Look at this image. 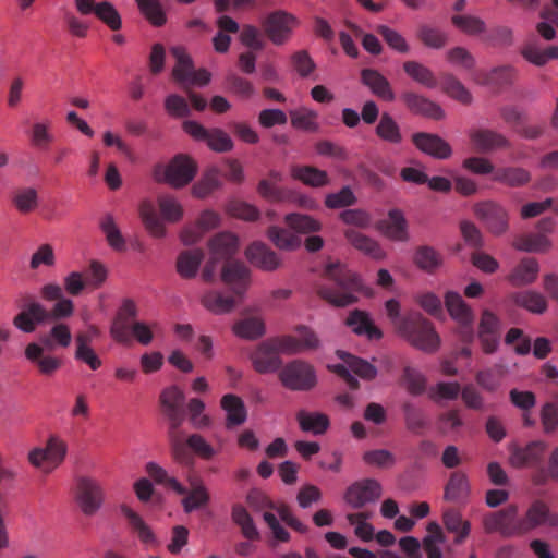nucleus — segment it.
I'll use <instances>...</instances> for the list:
<instances>
[{"mask_svg":"<svg viewBox=\"0 0 558 558\" xmlns=\"http://www.w3.org/2000/svg\"><path fill=\"white\" fill-rule=\"evenodd\" d=\"M345 239L357 250L372 256L373 258L379 259L384 257V252L376 241L366 236L365 234L354 230L348 229L344 232Z\"/></svg>","mask_w":558,"mask_h":558,"instance_id":"nucleus-48","label":"nucleus"},{"mask_svg":"<svg viewBox=\"0 0 558 558\" xmlns=\"http://www.w3.org/2000/svg\"><path fill=\"white\" fill-rule=\"evenodd\" d=\"M376 135L392 145H398L403 141L400 126L396 120L387 112L380 116L379 122L375 129Z\"/></svg>","mask_w":558,"mask_h":558,"instance_id":"nucleus-47","label":"nucleus"},{"mask_svg":"<svg viewBox=\"0 0 558 558\" xmlns=\"http://www.w3.org/2000/svg\"><path fill=\"white\" fill-rule=\"evenodd\" d=\"M361 82L367 86L371 92L385 101H393L396 96L389 81L374 69H363L361 71Z\"/></svg>","mask_w":558,"mask_h":558,"instance_id":"nucleus-28","label":"nucleus"},{"mask_svg":"<svg viewBox=\"0 0 558 558\" xmlns=\"http://www.w3.org/2000/svg\"><path fill=\"white\" fill-rule=\"evenodd\" d=\"M51 121L46 119L45 121L35 122L32 125L29 141L31 144L39 149L47 148L54 140L53 134L50 131Z\"/></svg>","mask_w":558,"mask_h":558,"instance_id":"nucleus-58","label":"nucleus"},{"mask_svg":"<svg viewBox=\"0 0 558 558\" xmlns=\"http://www.w3.org/2000/svg\"><path fill=\"white\" fill-rule=\"evenodd\" d=\"M157 203L162 218L157 215L150 201H143L140 204L138 214L147 232L156 239H162L166 236V227L162 220L171 223L180 221L183 217V207L171 195H159Z\"/></svg>","mask_w":558,"mask_h":558,"instance_id":"nucleus-2","label":"nucleus"},{"mask_svg":"<svg viewBox=\"0 0 558 558\" xmlns=\"http://www.w3.org/2000/svg\"><path fill=\"white\" fill-rule=\"evenodd\" d=\"M417 38L428 48L440 49L446 46L448 35L440 27L421 24L416 31Z\"/></svg>","mask_w":558,"mask_h":558,"instance_id":"nucleus-51","label":"nucleus"},{"mask_svg":"<svg viewBox=\"0 0 558 558\" xmlns=\"http://www.w3.org/2000/svg\"><path fill=\"white\" fill-rule=\"evenodd\" d=\"M291 177L311 187H323L330 183L328 173L313 166H292Z\"/></svg>","mask_w":558,"mask_h":558,"instance_id":"nucleus-34","label":"nucleus"},{"mask_svg":"<svg viewBox=\"0 0 558 558\" xmlns=\"http://www.w3.org/2000/svg\"><path fill=\"white\" fill-rule=\"evenodd\" d=\"M381 496V485L374 478H364L351 484L344 500L353 509H362L368 504H375Z\"/></svg>","mask_w":558,"mask_h":558,"instance_id":"nucleus-12","label":"nucleus"},{"mask_svg":"<svg viewBox=\"0 0 558 558\" xmlns=\"http://www.w3.org/2000/svg\"><path fill=\"white\" fill-rule=\"evenodd\" d=\"M345 324L357 336H365L369 340L383 338L381 330L374 325L369 314L362 310H353L349 313Z\"/></svg>","mask_w":558,"mask_h":558,"instance_id":"nucleus-23","label":"nucleus"},{"mask_svg":"<svg viewBox=\"0 0 558 558\" xmlns=\"http://www.w3.org/2000/svg\"><path fill=\"white\" fill-rule=\"evenodd\" d=\"M233 331L240 338L255 340L264 336L265 324L258 317H248L234 324Z\"/></svg>","mask_w":558,"mask_h":558,"instance_id":"nucleus-55","label":"nucleus"},{"mask_svg":"<svg viewBox=\"0 0 558 558\" xmlns=\"http://www.w3.org/2000/svg\"><path fill=\"white\" fill-rule=\"evenodd\" d=\"M483 526L486 533H499L504 537L522 535L518 506L509 505L501 510L485 514Z\"/></svg>","mask_w":558,"mask_h":558,"instance_id":"nucleus-9","label":"nucleus"},{"mask_svg":"<svg viewBox=\"0 0 558 558\" xmlns=\"http://www.w3.org/2000/svg\"><path fill=\"white\" fill-rule=\"evenodd\" d=\"M517 77V70L511 65H501L494 68L489 72H482L476 77V82L495 88H502L513 84Z\"/></svg>","mask_w":558,"mask_h":558,"instance_id":"nucleus-31","label":"nucleus"},{"mask_svg":"<svg viewBox=\"0 0 558 558\" xmlns=\"http://www.w3.org/2000/svg\"><path fill=\"white\" fill-rule=\"evenodd\" d=\"M147 474L157 483L165 484L172 488L179 495L186 493V488L174 477L168 475V472L155 462H148L145 466Z\"/></svg>","mask_w":558,"mask_h":558,"instance_id":"nucleus-59","label":"nucleus"},{"mask_svg":"<svg viewBox=\"0 0 558 558\" xmlns=\"http://www.w3.org/2000/svg\"><path fill=\"white\" fill-rule=\"evenodd\" d=\"M281 385L291 391H311L317 386L315 367L304 360H293L282 366L278 374Z\"/></svg>","mask_w":558,"mask_h":558,"instance_id":"nucleus-4","label":"nucleus"},{"mask_svg":"<svg viewBox=\"0 0 558 558\" xmlns=\"http://www.w3.org/2000/svg\"><path fill=\"white\" fill-rule=\"evenodd\" d=\"M323 278L326 282L317 286L318 295L337 307H344L357 301L355 295L362 288L359 277L339 262L326 265Z\"/></svg>","mask_w":558,"mask_h":558,"instance_id":"nucleus-1","label":"nucleus"},{"mask_svg":"<svg viewBox=\"0 0 558 558\" xmlns=\"http://www.w3.org/2000/svg\"><path fill=\"white\" fill-rule=\"evenodd\" d=\"M258 497L262 499L260 507H268L269 510H275L280 519L292 530L298 533L305 534L308 532V526L300 521L291 511L290 507L286 504L276 505L266 495L262 493H251L248 495L250 501L254 505V498Z\"/></svg>","mask_w":558,"mask_h":558,"instance_id":"nucleus-25","label":"nucleus"},{"mask_svg":"<svg viewBox=\"0 0 558 558\" xmlns=\"http://www.w3.org/2000/svg\"><path fill=\"white\" fill-rule=\"evenodd\" d=\"M185 396L183 391L177 386H170L163 389L160 393V404L162 412L183 411V403Z\"/></svg>","mask_w":558,"mask_h":558,"instance_id":"nucleus-61","label":"nucleus"},{"mask_svg":"<svg viewBox=\"0 0 558 558\" xmlns=\"http://www.w3.org/2000/svg\"><path fill=\"white\" fill-rule=\"evenodd\" d=\"M532 179L530 171L521 167L498 168L493 175V180L510 187H520L526 185Z\"/></svg>","mask_w":558,"mask_h":558,"instance_id":"nucleus-36","label":"nucleus"},{"mask_svg":"<svg viewBox=\"0 0 558 558\" xmlns=\"http://www.w3.org/2000/svg\"><path fill=\"white\" fill-rule=\"evenodd\" d=\"M246 258L256 267L272 271L280 266L279 256L262 242L252 243L245 251Z\"/></svg>","mask_w":558,"mask_h":558,"instance_id":"nucleus-24","label":"nucleus"},{"mask_svg":"<svg viewBox=\"0 0 558 558\" xmlns=\"http://www.w3.org/2000/svg\"><path fill=\"white\" fill-rule=\"evenodd\" d=\"M100 229L111 248L118 252L126 250V243L111 215H106L100 221Z\"/></svg>","mask_w":558,"mask_h":558,"instance_id":"nucleus-56","label":"nucleus"},{"mask_svg":"<svg viewBox=\"0 0 558 558\" xmlns=\"http://www.w3.org/2000/svg\"><path fill=\"white\" fill-rule=\"evenodd\" d=\"M221 409L226 412V428L232 429L245 423L247 410L243 400L233 393L225 395L220 400Z\"/></svg>","mask_w":558,"mask_h":558,"instance_id":"nucleus-26","label":"nucleus"},{"mask_svg":"<svg viewBox=\"0 0 558 558\" xmlns=\"http://www.w3.org/2000/svg\"><path fill=\"white\" fill-rule=\"evenodd\" d=\"M72 335L68 325L58 323L51 327L49 332L39 337L40 345L47 350H53L57 347L68 348L71 344Z\"/></svg>","mask_w":558,"mask_h":558,"instance_id":"nucleus-38","label":"nucleus"},{"mask_svg":"<svg viewBox=\"0 0 558 558\" xmlns=\"http://www.w3.org/2000/svg\"><path fill=\"white\" fill-rule=\"evenodd\" d=\"M120 511L128 521L129 526L135 532L144 544H153L156 538L150 527L144 522L142 517L128 505L120 506Z\"/></svg>","mask_w":558,"mask_h":558,"instance_id":"nucleus-41","label":"nucleus"},{"mask_svg":"<svg viewBox=\"0 0 558 558\" xmlns=\"http://www.w3.org/2000/svg\"><path fill=\"white\" fill-rule=\"evenodd\" d=\"M414 348L433 353L440 345V338L433 324L418 312L405 315L399 332Z\"/></svg>","mask_w":558,"mask_h":558,"instance_id":"nucleus-3","label":"nucleus"},{"mask_svg":"<svg viewBox=\"0 0 558 558\" xmlns=\"http://www.w3.org/2000/svg\"><path fill=\"white\" fill-rule=\"evenodd\" d=\"M519 519L522 534H525L542 525H558V517L550 511L548 505L541 499L532 501L526 509L525 514Z\"/></svg>","mask_w":558,"mask_h":558,"instance_id":"nucleus-14","label":"nucleus"},{"mask_svg":"<svg viewBox=\"0 0 558 558\" xmlns=\"http://www.w3.org/2000/svg\"><path fill=\"white\" fill-rule=\"evenodd\" d=\"M441 84L446 94L463 105H470L473 100L471 93L452 74H441Z\"/></svg>","mask_w":558,"mask_h":558,"instance_id":"nucleus-54","label":"nucleus"},{"mask_svg":"<svg viewBox=\"0 0 558 558\" xmlns=\"http://www.w3.org/2000/svg\"><path fill=\"white\" fill-rule=\"evenodd\" d=\"M267 234L270 241L280 250L292 251L301 245L300 236L283 228L270 227Z\"/></svg>","mask_w":558,"mask_h":558,"instance_id":"nucleus-57","label":"nucleus"},{"mask_svg":"<svg viewBox=\"0 0 558 558\" xmlns=\"http://www.w3.org/2000/svg\"><path fill=\"white\" fill-rule=\"evenodd\" d=\"M296 418L303 432H311L315 435L324 434L330 424L328 416L319 412H306L301 410Z\"/></svg>","mask_w":558,"mask_h":558,"instance_id":"nucleus-45","label":"nucleus"},{"mask_svg":"<svg viewBox=\"0 0 558 558\" xmlns=\"http://www.w3.org/2000/svg\"><path fill=\"white\" fill-rule=\"evenodd\" d=\"M445 305L451 318L460 324V337L462 341L470 343L474 337L472 329L474 314L472 308L459 293L453 291L446 293Z\"/></svg>","mask_w":558,"mask_h":558,"instance_id":"nucleus-10","label":"nucleus"},{"mask_svg":"<svg viewBox=\"0 0 558 558\" xmlns=\"http://www.w3.org/2000/svg\"><path fill=\"white\" fill-rule=\"evenodd\" d=\"M75 502L85 517H94L104 506L106 492L102 484L92 476L76 480Z\"/></svg>","mask_w":558,"mask_h":558,"instance_id":"nucleus-6","label":"nucleus"},{"mask_svg":"<svg viewBox=\"0 0 558 558\" xmlns=\"http://www.w3.org/2000/svg\"><path fill=\"white\" fill-rule=\"evenodd\" d=\"M412 141L421 151L437 159H447L452 154L451 146L436 134L418 132L413 134Z\"/></svg>","mask_w":558,"mask_h":558,"instance_id":"nucleus-20","label":"nucleus"},{"mask_svg":"<svg viewBox=\"0 0 558 558\" xmlns=\"http://www.w3.org/2000/svg\"><path fill=\"white\" fill-rule=\"evenodd\" d=\"M250 269L241 262L227 260L221 270L222 281L242 300L250 286Z\"/></svg>","mask_w":558,"mask_h":558,"instance_id":"nucleus-15","label":"nucleus"},{"mask_svg":"<svg viewBox=\"0 0 558 558\" xmlns=\"http://www.w3.org/2000/svg\"><path fill=\"white\" fill-rule=\"evenodd\" d=\"M196 163L185 155L174 156L167 166L158 165L154 169L157 182H165L179 189L187 185L195 177Z\"/></svg>","mask_w":558,"mask_h":558,"instance_id":"nucleus-5","label":"nucleus"},{"mask_svg":"<svg viewBox=\"0 0 558 558\" xmlns=\"http://www.w3.org/2000/svg\"><path fill=\"white\" fill-rule=\"evenodd\" d=\"M444 524L448 532L456 534L454 543L461 544L469 536L471 524L462 519L461 513L456 509H448L442 515Z\"/></svg>","mask_w":558,"mask_h":558,"instance_id":"nucleus-43","label":"nucleus"},{"mask_svg":"<svg viewBox=\"0 0 558 558\" xmlns=\"http://www.w3.org/2000/svg\"><path fill=\"white\" fill-rule=\"evenodd\" d=\"M499 329V318L488 310L483 311L478 326V338L485 353L490 354L496 351L500 338Z\"/></svg>","mask_w":558,"mask_h":558,"instance_id":"nucleus-17","label":"nucleus"},{"mask_svg":"<svg viewBox=\"0 0 558 558\" xmlns=\"http://www.w3.org/2000/svg\"><path fill=\"white\" fill-rule=\"evenodd\" d=\"M170 51L177 61L172 70V76L179 84H185L194 70L193 61L185 49L181 46L172 47Z\"/></svg>","mask_w":558,"mask_h":558,"instance_id":"nucleus-49","label":"nucleus"},{"mask_svg":"<svg viewBox=\"0 0 558 558\" xmlns=\"http://www.w3.org/2000/svg\"><path fill=\"white\" fill-rule=\"evenodd\" d=\"M12 206L22 215H27L37 209L39 205L38 191L32 186H20L12 191Z\"/></svg>","mask_w":558,"mask_h":558,"instance_id":"nucleus-33","label":"nucleus"},{"mask_svg":"<svg viewBox=\"0 0 558 558\" xmlns=\"http://www.w3.org/2000/svg\"><path fill=\"white\" fill-rule=\"evenodd\" d=\"M469 137L478 151L488 153L511 147L510 141L501 133L490 129H473Z\"/></svg>","mask_w":558,"mask_h":558,"instance_id":"nucleus-18","label":"nucleus"},{"mask_svg":"<svg viewBox=\"0 0 558 558\" xmlns=\"http://www.w3.org/2000/svg\"><path fill=\"white\" fill-rule=\"evenodd\" d=\"M291 124L295 129L315 132L318 129L316 119L317 112L308 109V108H300L298 110L291 111Z\"/></svg>","mask_w":558,"mask_h":558,"instance_id":"nucleus-63","label":"nucleus"},{"mask_svg":"<svg viewBox=\"0 0 558 558\" xmlns=\"http://www.w3.org/2000/svg\"><path fill=\"white\" fill-rule=\"evenodd\" d=\"M401 100L414 114L424 116L434 120H440L445 117V112L439 105L417 93L404 92L401 95Z\"/></svg>","mask_w":558,"mask_h":558,"instance_id":"nucleus-19","label":"nucleus"},{"mask_svg":"<svg viewBox=\"0 0 558 558\" xmlns=\"http://www.w3.org/2000/svg\"><path fill=\"white\" fill-rule=\"evenodd\" d=\"M232 521L241 529L242 535L248 541L259 539V532L248 511L242 505H234L231 512Z\"/></svg>","mask_w":558,"mask_h":558,"instance_id":"nucleus-50","label":"nucleus"},{"mask_svg":"<svg viewBox=\"0 0 558 558\" xmlns=\"http://www.w3.org/2000/svg\"><path fill=\"white\" fill-rule=\"evenodd\" d=\"M539 265L535 258L525 257L513 268L508 276V281L513 287H522L533 283L538 275Z\"/></svg>","mask_w":558,"mask_h":558,"instance_id":"nucleus-32","label":"nucleus"},{"mask_svg":"<svg viewBox=\"0 0 558 558\" xmlns=\"http://www.w3.org/2000/svg\"><path fill=\"white\" fill-rule=\"evenodd\" d=\"M402 68L404 73L417 84L430 89L437 87L438 81L434 72L423 63L410 60L403 62Z\"/></svg>","mask_w":558,"mask_h":558,"instance_id":"nucleus-39","label":"nucleus"},{"mask_svg":"<svg viewBox=\"0 0 558 558\" xmlns=\"http://www.w3.org/2000/svg\"><path fill=\"white\" fill-rule=\"evenodd\" d=\"M204 259L201 248L182 251L177 258V271L184 279L194 278Z\"/></svg>","mask_w":558,"mask_h":558,"instance_id":"nucleus-35","label":"nucleus"},{"mask_svg":"<svg viewBox=\"0 0 558 558\" xmlns=\"http://www.w3.org/2000/svg\"><path fill=\"white\" fill-rule=\"evenodd\" d=\"M68 453L66 442L57 435H51L44 448L36 447L28 452V462L44 473L49 474L62 464Z\"/></svg>","mask_w":558,"mask_h":558,"instance_id":"nucleus-7","label":"nucleus"},{"mask_svg":"<svg viewBox=\"0 0 558 558\" xmlns=\"http://www.w3.org/2000/svg\"><path fill=\"white\" fill-rule=\"evenodd\" d=\"M226 89L238 97L248 99L254 95L253 84L236 73L230 72L225 78Z\"/></svg>","mask_w":558,"mask_h":558,"instance_id":"nucleus-60","label":"nucleus"},{"mask_svg":"<svg viewBox=\"0 0 558 558\" xmlns=\"http://www.w3.org/2000/svg\"><path fill=\"white\" fill-rule=\"evenodd\" d=\"M413 262L421 270L434 274L442 265V256L433 246L421 245L414 252Z\"/></svg>","mask_w":558,"mask_h":558,"instance_id":"nucleus-40","label":"nucleus"},{"mask_svg":"<svg viewBox=\"0 0 558 558\" xmlns=\"http://www.w3.org/2000/svg\"><path fill=\"white\" fill-rule=\"evenodd\" d=\"M512 300L517 305L535 314H542L547 310L546 299L535 291L517 292L512 295Z\"/></svg>","mask_w":558,"mask_h":558,"instance_id":"nucleus-53","label":"nucleus"},{"mask_svg":"<svg viewBox=\"0 0 558 558\" xmlns=\"http://www.w3.org/2000/svg\"><path fill=\"white\" fill-rule=\"evenodd\" d=\"M471 485L466 474L453 471L444 487V499L449 502L464 505L469 500Z\"/></svg>","mask_w":558,"mask_h":558,"instance_id":"nucleus-21","label":"nucleus"},{"mask_svg":"<svg viewBox=\"0 0 558 558\" xmlns=\"http://www.w3.org/2000/svg\"><path fill=\"white\" fill-rule=\"evenodd\" d=\"M46 322H48L47 310L37 301L26 303L13 318L14 327L26 333L34 332L38 325Z\"/></svg>","mask_w":558,"mask_h":558,"instance_id":"nucleus-16","label":"nucleus"},{"mask_svg":"<svg viewBox=\"0 0 558 558\" xmlns=\"http://www.w3.org/2000/svg\"><path fill=\"white\" fill-rule=\"evenodd\" d=\"M338 356L343 363L333 365L331 369L343 378L351 389H357L360 386L359 380L351 373L365 380L376 377L377 368L369 362L344 351H338Z\"/></svg>","mask_w":558,"mask_h":558,"instance_id":"nucleus-8","label":"nucleus"},{"mask_svg":"<svg viewBox=\"0 0 558 558\" xmlns=\"http://www.w3.org/2000/svg\"><path fill=\"white\" fill-rule=\"evenodd\" d=\"M184 495L182 505L186 513L206 506L210 498L207 488L199 480L191 481V489H186Z\"/></svg>","mask_w":558,"mask_h":558,"instance_id":"nucleus-44","label":"nucleus"},{"mask_svg":"<svg viewBox=\"0 0 558 558\" xmlns=\"http://www.w3.org/2000/svg\"><path fill=\"white\" fill-rule=\"evenodd\" d=\"M474 214L496 235H500L508 230V213L495 202L487 201L476 204Z\"/></svg>","mask_w":558,"mask_h":558,"instance_id":"nucleus-13","label":"nucleus"},{"mask_svg":"<svg viewBox=\"0 0 558 558\" xmlns=\"http://www.w3.org/2000/svg\"><path fill=\"white\" fill-rule=\"evenodd\" d=\"M546 444L541 440L532 441L523 448H515L510 462L515 468L533 466L542 462Z\"/></svg>","mask_w":558,"mask_h":558,"instance_id":"nucleus-27","label":"nucleus"},{"mask_svg":"<svg viewBox=\"0 0 558 558\" xmlns=\"http://www.w3.org/2000/svg\"><path fill=\"white\" fill-rule=\"evenodd\" d=\"M286 223L295 232L302 234L316 233L322 230V223L312 216L292 213L284 217Z\"/></svg>","mask_w":558,"mask_h":558,"instance_id":"nucleus-52","label":"nucleus"},{"mask_svg":"<svg viewBox=\"0 0 558 558\" xmlns=\"http://www.w3.org/2000/svg\"><path fill=\"white\" fill-rule=\"evenodd\" d=\"M381 232L393 241L404 242L409 239L407 220L399 209H391L388 217L379 222Z\"/></svg>","mask_w":558,"mask_h":558,"instance_id":"nucleus-30","label":"nucleus"},{"mask_svg":"<svg viewBox=\"0 0 558 558\" xmlns=\"http://www.w3.org/2000/svg\"><path fill=\"white\" fill-rule=\"evenodd\" d=\"M239 301H241L239 298L227 296L217 291L207 292L202 298V304L217 315L231 312Z\"/></svg>","mask_w":558,"mask_h":558,"instance_id":"nucleus-46","label":"nucleus"},{"mask_svg":"<svg viewBox=\"0 0 558 558\" xmlns=\"http://www.w3.org/2000/svg\"><path fill=\"white\" fill-rule=\"evenodd\" d=\"M279 352L275 350L272 341L264 342L251 355L254 369L259 374L274 373L281 366Z\"/></svg>","mask_w":558,"mask_h":558,"instance_id":"nucleus-22","label":"nucleus"},{"mask_svg":"<svg viewBox=\"0 0 558 558\" xmlns=\"http://www.w3.org/2000/svg\"><path fill=\"white\" fill-rule=\"evenodd\" d=\"M45 349L40 344L32 342L25 349V356L37 365L40 374L51 376L61 367L62 361L56 356L44 355Z\"/></svg>","mask_w":558,"mask_h":558,"instance_id":"nucleus-29","label":"nucleus"},{"mask_svg":"<svg viewBox=\"0 0 558 558\" xmlns=\"http://www.w3.org/2000/svg\"><path fill=\"white\" fill-rule=\"evenodd\" d=\"M512 245L518 251L546 253L551 247V241L542 233H529L517 236Z\"/></svg>","mask_w":558,"mask_h":558,"instance_id":"nucleus-42","label":"nucleus"},{"mask_svg":"<svg viewBox=\"0 0 558 558\" xmlns=\"http://www.w3.org/2000/svg\"><path fill=\"white\" fill-rule=\"evenodd\" d=\"M238 248L239 240L231 232L218 233L209 241L210 254L215 257L229 259L238 252Z\"/></svg>","mask_w":558,"mask_h":558,"instance_id":"nucleus-37","label":"nucleus"},{"mask_svg":"<svg viewBox=\"0 0 558 558\" xmlns=\"http://www.w3.org/2000/svg\"><path fill=\"white\" fill-rule=\"evenodd\" d=\"M95 15L113 32L122 27L121 15L111 2H98Z\"/></svg>","mask_w":558,"mask_h":558,"instance_id":"nucleus-62","label":"nucleus"},{"mask_svg":"<svg viewBox=\"0 0 558 558\" xmlns=\"http://www.w3.org/2000/svg\"><path fill=\"white\" fill-rule=\"evenodd\" d=\"M298 19L282 10L269 13L262 22L263 29L270 41L277 46L283 45L291 36L292 28L298 25Z\"/></svg>","mask_w":558,"mask_h":558,"instance_id":"nucleus-11","label":"nucleus"},{"mask_svg":"<svg viewBox=\"0 0 558 558\" xmlns=\"http://www.w3.org/2000/svg\"><path fill=\"white\" fill-rule=\"evenodd\" d=\"M142 14L154 25L162 26L167 19L158 0H135Z\"/></svg>","mask_w":558,"mask_h":558,"instance_id":"nucleus-64","label":"nucleus"}]
</instances>
